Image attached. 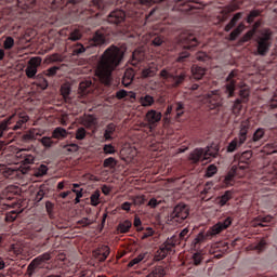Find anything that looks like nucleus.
Here are the masks:
<instances>
[{"label": "nucleus", "instance_id": "12", "mask_svg": "<svg viewBox=\"0 0 277 277\" xmlns=\"http://www.w3.org/2000/svg\"><path fill=\"white\" fill-rule=\"evenodd\" d=\"M174 248V236L170 240H167L154 254V261H163L164 258L172 252Z\"/></svg>", "mask_w": 277, "mask_h": 277}, {"label": "nucleus", "instance_id": "26", "mask_svg": "<svg viewBox=\"0 0 277 277\" xmlns=\"http://www.w3.org/2000/svg\"><path fill=\"white\" fill-rule=\"evenodd\" d=\"M132 227H133V223L129 220H124L118 224L117 232L120 235H124V234L129 233Z\"/></svg>", "mask_w": 277, "mask_h": 277}, {"label": "nucleus", "instance_id": "39", "mask_svg": "<svg viewBox=\"0 0 277 277\" xmlns=\"http://www.w3.org/2000/svg\"><path fill=\"white\" fill-rule=\"evenodd\" d=\"M118 166V160L114 157L106 158L103 162V168H109L110 170H114Z\"/></svg>", "mask_w": 277, "mask_h": 277}, {"label": "nucleus", "instance_id": "48", "mask_svg": "<svg viewBox=\"0 0 277 277\" xmlns=\"http://www.w3.org/2000/svg\"><path fill=\"white\" fill-rule=\"evenodd\" d=\"M223 183H224L225 187H230V186L235 185V175L233 173H228L224 177Z\"/></svg>", "mask_w": 277, "mask_h": 277}, {"label": "nucleus", "instance_id": "33", "mask_svg": "<svg viewBox=\"0 0 277 277\" xmlns=\"http://www.w3.org/2000/svg\"><path fill=\"white\" fill-rule=\"evenodd\" d=\"M187 237H189V229L188 228H184L182 232H176L174 235V243L176 246V243H181V241H185V239H187Z\"/></svg>", "mask_w": 277, "mask_h": 277}, {"label": "nucleus", "instance_id": "10", "mask_svg": "<svg viewBox=\"0 0 277 277\" xmlns=\"http://www.w3.org/2000/svg\"><path fill=\"white\" fill-rule=\"evenodd\" d=\"M255 42H256L255 55H261L262 57H265V55L269 53V49H272V35L264 32L256 38Z\"/></svg>", "mask_w": 277, "mask_h": 277}, {"label": "nucleus", "instance_id": "28", "mask_svg": "<svg viewBox=\"0 0 277 277\" xmlns=\"http://www.w3.org/2000/svg\"><path fill=\"white\" fill-rule=\"evenodd\" d=\"M53 140H66L68 137V131L62 127H57L52 132Z\"/></svg>", "mask_w": 277, "mask_h": 277}, {"label": "nucleus", "instance_id": "55", "mask_svg": "<svg viewBox=\"0 0 277 277\" xmlns=\"http://www.w3.org/2000/svg\"><path fill=\"white\" fill-rule=\"evenodd\" d=\"M254 34H255L254 29L247 31L246 35L241 37L240 42H250V40L254 38Z\"/></svg>", "mask_w": 277, "mask_h": 277}, {"label": "nucleus", "instance_id": "40", "mask_svg": "<svg viewBox=\"0 0 277 277\" xmlns=\"http://www.w3.org/2000/svg\"><path fill=\"white\" fill-rule=\"evenodd\" d=\"M90 200L92 207H98V205H101V190H95L91 195Z\"/></svg>", "mask_w": 277, "mask_h": 277}, {"label": "nucleus", "instance_id": "17", "mask_svg": "<svg viewBox=\"0 0 277 277\" xmlns=\"http://www.w3.org/2000/svg\"><path fill=\"white\" fill-rule=\"evenodd\" d=\"M250 159H252V150L243 151L239 157L238 167H233L234 172L246 170L250 166Z\"/></svg>", "mask_w": 277, "mask_h": 277}, {"label": "nucleus", "instance_id": "36", "mask_svg": "<svg viewBox=\"0 0 277 277\" xmlns=\"http://www.w3.org/2000/svg\"><path fill=\"white\" fill-rule=\"evenodd\" d=\"M274 217L272 215H266V216H258L255 219V226H265V224H269Z\"/></svg>", "mask_w": 277, "mask_h": 277}, {"label": "nucleus", "instance_id": "24", "mask_svg": "<svg viewBox=\"0 0 277 277\" xmlns=\"http://www.w3.org/2000/svg\"><path fill=\"white\" fill-rule=\"evenodd\" d=\"M263 137H265V129L258 128L254 131L252 138L248 141L247 146H249V148H252V144H256V142H261Z\"/></svg>", "mask_w": 277, "mask_h": 277}, {"label": "nucleus", "instance_id": "22", "mask_svg": "<svg viewBox=\"0 0 277 277\" xmlns=\"http://www.w3.org/2000/svg\"><path fill=\"white\" fill-rule=\"evenodd\" d=\"M233 196H235V192L226 190L223 195L216 198V205H219L221 208L226 207V205L233 200Z\"/></svg>", "mask_w": 277, "mask_h": 277}, {"label": "nucleus", "instance_id": "54", "mask_svg": "<svg viewBox=\"0 0 277 277\" xmlns=\"http://www.w3.org/2000/svg\"><path fill=\"white\" fill-rule=\"evenodd\" d=\"M47 187L44 186H40L39 190L37 192L36 195V200L37 202H40L42 200V198H44V196H47Z\"/></svg>", "mask_w": 277, "mask_h": 277}, {"label": "nucleus", "instance_id": "6", "mask_svg": "<svg viewBox=\"0 0 277 277\" xmlns=\"http://www.w3.org/2000/svg\"><path fill=\"white\" fill-rule=\"evenodd\" d=\"M250 131V120H243L239 127L238 136L235 137L227 146V153H235L237 148H241L248 142V133Z\"/></svg>", "mask_w": 277, "mask_h": 277}, {"label": "nucleus", "instance_id": "1", "mask_svg": "<svg viewBox=\"0 0 277 277\" xmlns=\"http://www.w3.org/2000/svg\"><path fill=\"white\" fill-rule=\"evenodd\" d=\"M27 122H29V116L23 113L13 114L0 122V159L2 161V163H0V180L14 179L17 176L18 171L12 166H16L17 163L31 166V163L36 161V155L27 149H22L16 154L1 151L4 146H8V144L12 142L10 137H14V132L8 133V131H23Z\"/></svg>", "mask_w": 277, "mask_h": 277}, {"label": "nucleus", "instance_id": "20", "mask_svg": "<svg viewBox=\"0 0 277 277\" xmlns=\"http://www.w3.org/2000/svg\"><path fill=\"white\" fill-rule=\"evenodd\" d=\"M150 259V253L148 252H143L138 254L136 258L132 259L128 263V267H132L133 269H137L140 267V263H146Z\"/></svg>", "mask_w": 277, "mask_h": 277}, {"label": "nucleus", "instance_id": "14", "mask_svg": "<svg viewBox=\"0 0 277 277\" xmlns=\"http://www.w3.org/2000/svg\"><path fill=\"white\" fill-rule=\"evenodd\" d=\"M207 107L209 109H220L222 107V96L219 91H211L207 94Z\"/></svg>", "mask_w": 277, "mask_h": 277}, {"label": "nucleus", "instance_id": "8", "mask_svg": "<svg viewBox=\"0 0 277 277\" xmlns=\"http://www.w3.org/2000/svg\"><path fill=\"white\" fill-rule=\"evenodd\" d=\"M175 42L177 44L182 45L183 49H186L188 51H192V49H196L200 42L198 41V38L192 30H182V31H175Z\"/></svg>", "mask_w": 277, "mask_h": 277}, {"label": "nucleus", "instance_id": "15", "mask_svg": "<svg viewBox=\"0 0 277 277\" xmlns=\"http://www.w3.org/2000/svg\"><path fill=\"white\" fill-rule=\"evenodd\" d=\"M42 65V58L40 56L32 57L28 62V66L25 70L28 79H34L38 75V68Z\"/></svg>", "mask_w": 277, "mask_h": 277}, {"label": "nucleus", "instance_id": "49", "mask_svg": "<svg viewBox=\"0 0 277 277\" xmlns=\"http://www.w3.org/2000/svg\"><path fill=\"white\" fill-rule=\"evenodd\" d=\"M217 174V167L215 164H210L206 170V176L211 179V176H215Z\"/></svg>", "mask_w": 277, "mask_h": 277}, {"label": "nucleus", "instance_id": "53", "mask_svg": "<svg viewBox=\"0 0 277 277\" xmlns=\"http://www.w3.org/2000/svg\"><path fill=\"white\" fill-rule=\"evenodd\" d=\"M70 92H71V90H70L69 85L63 84L61 87V94H62L63 98H65V101H67L68 96H70Z\"/></svg>", "mask_w": 277, "mask_h": 277}, {"label": "nucleus", "instance_id": "4", "mask_svg": "<svg viewBox=\"0 0 277 277\" xmlns=\"http://www.w3.org/2000/svg\"><path fill=\"white\" fill-rule=\"evenodd\" d=\"M232 224L233 216H227L225 220L219 221L216 224L210 227L208 232L199 233L193 242L194 250H200V243H205V241L213 239V237H217L220 233H224V230L230 228Z\"/></svg>", "mask_w": 277, "mask_h": 277}, {"label": "nucleus", "instance_id": "47", "mask_svg": "<svg viewBox=\"0 0 277 277\" xmlns=\"http://www.w3.org/2000/svg\"><path fill=\"white\" fill-rule=\"evenodd\" d=\"M66 153H77L79 150V145L77 143H69L63 146Z\"/></svg>", "mask_w": 277, "mask_h": 277}, {"label": "nucleus", "instance_id": "11", "mask_svg": "<svg viewBox=\"0 0 277 277\" xmlns=\"http://www.w3.org/2000/svg\"><path fill=\"white\" fill-rule=\"evenodd\" d=\"M189 217V207L185 203H180L174 207V224H183Z\"/></svg>", "mask_w": 277, "mask_h": 277}, {"label": "nucleus", "instance_id": "56", "mask_svg": "<svg viewBox=\"0 0 277 277\" xmlns=\"http://www.w3.org/2000/svg\"><path fill=\"white\" fill-rule=\"evenodd\" d=\"M189 57V53L188 52H182L180 53L179 57L175 61V64H185V62H187Z\"/></svg>", "mask_w": 277, "mask_h": 277}, {"label": "nucleus", "instance_id": "25", "mask_svg": "<svg viewBox=\"0 0 277 277\" xmlns=\"http://www.w3.org/2000/svg\"><path fill=\"white\" fill-rule=\"evenodd\" d=\"M3 196L6 200H16L19 196V189L16 186H8L3 192Z\"/></svg>", "mask_w": 277, "mask_h": 277}, {"label": "nucleus", "instance_id": "46", "mask_svg": "<svg viewBox=\"0 0 277 277\" xmlns=\"http://www.w3.org/2000/svg\"><path fill=\"white\" fill-rule=\"evenodd\" d=\"M243 31V28L241 25H239L236 29H234L230 34H229V40L235 41L237 40V38H239V36L241 35V32Z\"/></svg>", "mask_w": 277, "mask_h": 277}, {"label": "nucleus", "instance_id": "23", "mask_svg": "<svg viewBox=\"0 0 277 277\" xmlns=\"http://www.w3.org/2000/svg\"><path fill=\"white\" fill-rule=\"evenodd\" d=\"M135 79V71L133 69H126L121 83L123 88H131V83H133V80Z\"/></svg>", "mask_w": 277, "mask_h": 277}, {"label": "nucleus", "instance_id": "42", "mask_svg": "<svg viewBox=\"0 0 277 277\" xmlns=\"http://www.w3.org/2000/svg\"><path fill=\"white\" fill-rule=\"evenodd\" d=\"M239 96H240V101H242L243 103H248V101H250V89L248 88L240 89Z\"/></svg>", "mask_w": 277, "mask_h": 277}, {"label": "nucleus", "instance_id": "31", "mask_svg": "<svg viewBox=\"0 0 277 277\" xmlns=\"http://www.w3.org/2000/svg\"><path fill=\"white\" fill-rule=\"evenodd\" d=\"M157 75V67L155 65H149L148 67L142 70V79H149V77H155Z\"/></svg>", "mask_w": 277, "mask_h": 277}, {"label": "nucleus", "instance_id": "41", "mask_svg": "<svg viewBox=\"0 0 277 277\" xmlns=\"http://www.w3.org/2000/svg\"><path fill=\"white\" fill-rule=\"evenodd\" d=\"M185 79H187V75H185V71H175L174 85H181V83H183Z\"/></svg>", "mask_w": 277, "mask_h": 277}, {"label": "nucleus", "instance_id": "57", "mask_svg": "<svg viewBox=\"0 0 277 277\" xmlns=\"http://www.w3.org/2000/svg\"><path fill=\"white\" fill-rule=\"evenodd\" d=\"M115 96L118 101H123V98L127 101V96H129V91L121 89L116 92Z\"/></svg>", "mask_w": 277, "mask_h": 277}, {"label": "nucleus", "instance_id": "3", "mask_svg": "<svg viewBox=\"0 0 277 277\" xmlns=\"http://www.w3.org/2000/svg\"><path fill=\"white\" fill-rule=\"evenodd\" d=\"M65 3V6L69 10L71 14H90V12H95V10H100V12H105V10L109 9V5H114V0H92L88 9L81 10V0H61Z\"/></svg>", "mask_w": 277, "mask_h": 277}, {"label": "nucleus", "instance_id": "43", "mask_svg": "<svg viewBox=\"0 0 277 277\" xmlns=\"http://www.w3.org/2000/svg\"><path fill=\"white\" fill-rule=\"evenodd\" d=\"M103 153L104 155H116V153H118V149H116V146H114V144H105L103 146Z\"/></svg>", "mask_w": 277, "mask_h": 277}, {"label": "nucleus", "instance_id": "61", "mask_svg": "<svg viewBox=\"0 0 277 277\" xmlns=\"http://www.w3.org/2000/svg\"><path fill=\"white\" fill-rule=\"evenodd\" d=\"M151 44H153V47H161L163 44V38H161V36H156L151 40Z\"/></svg>", "mask_w": 277, "mask_h": 277}, {"label": "nucleus", "instance_id": "30", "mask_svg": "<svg viewBox=\"0 0 277 277\" xmlns=\"http://www.w3.org/2000/svg\"><path fill=\"white\" fill-rule=\"evenodd\" d=\"M206 72L207 70L202 67H199L196 65L192 67L193 78L196 79L197 81H200V79L205 77Z\"/></svg>", "mask_w": 277, "mask_h": 277}, {"label": "nucleus", "instance_id": "50", "mask_svg": "<svg viewBox=\"0 0 277 277\" xmlns=\"http://www.w3.org/2000/svg\"><path fill=\"white\" fill-rule=\"evenodd\" d=\"M92 224H94V221H92L91 219L89 217H82L81 220H79L77 222V225L78 226H82V228H85L88 226H92Z\"/></svg>", "mask_w": 277, "mask_h": 277}, {"label": "nucleus", "instance_id": "62", "mask_svg": "<svg viewBox=\"0 0 277 277\" xmlns=\"http://www.w3.org/2000/svg\"><path fill=\"white\" fill-rule=\"evenodd\" d=\"M160 76L162 77V79H174V76L172 75V72L168 71L167 69H162L160 71Z\"/></svg>", "mask_w": 277, "mask_h": 277}, {"label": "nucleus", "instance_id": "44", "mask_svg": "<svg viewBox=\"0 0 277 277\" xmlns=\"http://www.w3.org/2000/svg\"><path fill=\"white\" fill-rule=\"evenodd\" d=\"M49 172V167L45 164L39 166V168L35 171V176L38 179L45 176V174Z\"/></svg>", "mask_w": 277, "mask_h": 277}, {"label": "nucleus", "instance_id": "9", "mask_svg": "<svg viewBox=\"0 0 277 277\" xmlns=\"http://www.w3.org/2000/svg\"><path fill=\"white\" fill-rule=\"evenodd\" d=\"M47 261H51V253H43L35 258L27 266L25 277L38 276V274H40V269L44 267V263H47Z\"/></svg>", "mask_w": 277, "mask_h": 277}, {"label": "nucleus", "instance_id": "64", "mask_svg": "<svg viewBox=\"0 0 277 277\" xmlns=\"http://www.w3.org/2000/svg\"><path fill=\"white\" fill-rule=\"evenodd\" d=\"M271 109L277 108V93L274 94L273 98L269 102Z\"/></svg>", "mask_w": 277, "mask_h": 277}, {"label": "nucleus", "instance_id": "52", "mask_svg": "<svg viewBox=\"0 0 277 277\" xmlns=\"http://www.w3.org/2000/svg\"><path fill=\"white\" fill-rule=\"evenodd\" d=\"M209 88H211V84H209V83H206V84L195 83V84H192L190 90H193V92L196 90H203V92H207V90H209Z\"/></svg>", "mask_w": 277, "mask_h": 277}, {"label": "nucleus", "instance_id": "21", "mask_svg": "<svg viewBox=\"0 0 277 277\" xmlns=\"http://www.w3.org/2000/svg\"><path fill=\"white\" fill-rule=\"evenodd\" d=\"M144 60H146V51L144 49H136L132 54L131 64L132 66H140Z\"/></svg>", "mask_w": 277, "mask_h": 277}, {"label": "nucleus", "instance_id": "35", "mask_svg": "<svg viewBox=\"0 0 277 277\" xmlns=\"http://www.w3.org/2000/svg\"><path fill=\"white\" fill-rule=\"evenodd\" d=\"M242 13H236L229 23L225 26V31H230L233 27L237 25V22L241 19Z\"/></svg>", "mask_w": 277, "mask_h": 277}, {"label": "nucleus", "instance_id": "5", "mask_svg": "<svg viewBox=\"0 0 277 277\" xmlns=\"http://www.w3.org/2000/svg\"><path fill=\"white\" fill-rule=\"evenodd\" d=\"M107 32H105V29H98L92 40L89 41V45H83L82 43H76L71 47V55L79 57L85 53L90 49V47H101V44H105V41L107 40Z\"/></svg>", "mask_w": 277, "mask_h": 277}, {"label": "nucleus", "instance_id": "32", "mask_svg": "<svg viewBox=\"0 0 277 277\" xmlns=\"http://www.w3.org/2000/svg\"><path fill=\"white\" fill-rule=\"evenodd\" d=\"M187 237H189V229L188 228H184L182 232H176L174 235V243L176 246V243H181V241H185V239H187Z\"/></svg>", "mask_w": 277, "mask_h": 277}, {"label": "nucleus", "instance_id": "37", "mask_svg": "<svg viewBox=\"0 0 277 277\" xmlns=\"http://www.w3.org/2000/svg\"><path fill=\"white\" fill-rule=\"evenodd\" d=\"M85 137H88V131L85 128H78L75 133V138L78 140V142H82V140H85Z\"/></svg>", "mask_w": 277, "mask_h": 277}, {"label": "nucleus", "instance_id": "63", "mask_svg": "<svg viewBox=\"0 0 277 277\" xmlns=\"http://www.w3.org/2000/svg\"><path fill=\"white\" fill-rule=\"evenodd\" d=\"M49 62H62V55L55 53L49 56Z\"/></svg>", "mask_w": 277, "mask_h": 277}, {"label": "nucleus", "instance_id": "19", "mask_svg": "<svg viewBox=\"0 0 277 277\" xmlns=\"http://www.w3.org/2000/svg\"><path fill=\"white\" fill-rule=\"evenodd\" d=\"M110 252L109 246L102 245L93 251V256L100 261V263H104V261H107V256H109Z\"/></svg>", "mask_w": 277, "mask_h": 277}, {"label": "nucleus", "instance_id": "45", "mask_svg": "<svg viewBox=\"0 0 277 277\" xmlns=\"http://www.w3.org/2000/svg\"><path fill=\"white\" fill-rule=\"evenodd\" d=\"M259 16H261V11L252 10L247 16V23L249 25H252V23H254V18H259Z\"/></svg>", "mask_w": 277, "mask_h": 277}, {"label": "nucleus", "instance_id": "13", "mask_svg": "<svg viewBox=\"0 0 277 277\" xmlns=\"http://www.w3.org/2000/svg\"><path fill=\"white\" fill-rule=\"evenodd\" d=\"M236 77L237 70L234 69L226 78L225 94H227V98L235 97V90H237V80H235Z\"/></svg>", "mask_w": 277, "mask_h": 277}, {"label": "nucleus", "instance_id": "60", "mask_svg": "<svg viewBox=\"0 0 277 277\" xmlns=\"http://www.w3.org/2000/svg\"><path fill=\"white\" fill-rule=\"evenodd\" d=\"M133 224H134V227L136 228V230L138 233H141V230H144V228L140 227V226H142V219H140V216H137V215L134 216V223Z\"/></svg>", "mask_w": 277, "mask_h": 277}, {"label": "nucleus", "instance_id": "29", "mask_svg": "<svg viewBox=\"0 0 277 277\" xmlns=\"http://www.w3.org/2000/svg\"><path fill=\"white\" fill-rule=\"evenodd\" d=\"M138 103L142 107H153L155 105V97L153 95H142L138 98Z\"/></svg>", "mask_w": 277, "mask_h": 277}, {"label": "nucleus", "instance_id": "27", "mask_svg": "<svg viewBox=\"0 0 277 277\" xmlns=\"http://www.w3.org/2000/svg\"><path fill=\"white\" fill-rule=\"evenodd\" d=\"M146 118L149 124H155L161 120V113L155 109L148 110L146 114Z\"/></svg>", "mask_w": 277, "mask_h": 277}, {"label": "nucleus", "instance_id": "34", "mask_svg": "<svg viewBox=\"0 0 277 277\" xmlns=\"http://www.w3.org/2000/svg\"><path fill=\"white\" fill-rule=\"evenodd\" d=\"M241 103H243L241 98H236L234 101V104L232 107V111L234 116H239V114H241V109H243V105H241Z\"/></svg>", "mask_w": 277, "mask_h": 277}, {"label": "nucleus", "instance_id": "51", "mask_svg": "<svg viewBox=\"0 0 277 277\" xmlns=\"http://www.w3.org/2000/svg\"><path fill=\"white\" fill-rule=\"evenodd\" d=\"M3 49H5V51H10L11 49H14V38L6 37L3 42Z\"/></svg>", "mask_w": 277, "mask_h": 277}, {"label": "nucleus", "instance_id": "18", "mask_svg": "<svg viewBox=\"0 0 277 277\" xmlns=\"http://www.w3.org/2000/svg\"><path fill=\"white\" fill-rule=\"evenodd\" d=\"M118 127L116 123L110 122L103 129V142H114L116 140V130Z\"/></svg>", "mask_w": 277, "mask_h": 277}, {"label": "nucleus", "instance_id": "16", "mask_svg": "<svg viewBox=\"0 0 277 277\" xmlns=\"http://www.w3.org/2000/svg\"><path fill=\"white\" fill-rule=\"evenodd\" d=\"M126 18H127V13H124V11L118 10V9L110 12L109 15L107 16V21H108V23H110V25H121V23Z\"/></svg>", "mask_w": 277, "mask_h": 277}, {"label": "nucleus", "instance_id": "38", "mask_svg": "<svg viewBox=\"0 0 277 277\" xmlns=\"http://www.w3.org/2000/svg\"><path fill=\"white\" fill-rule=\"evenodd\" d=\"M81 38H83L81 30L75 29L69 32V37L67 38V40H70L71 42H77V41L81 40Z\"/></svg>", "mask_w": 277, "mask_h": 277}, {"label": "nucleus", "instance_id": "2", "mask_svg": "<svg viewBox=\"0 0 277 277\" xmlns=\"http://www.w3.org/2000/svg\"><path fill=\"white\" fill-rule=\"evenodd\" d=\"M122 60H124V52L119 47L110 45L104 51L95 68V76L101 83L111 85L114 70L122 64Z\"/></svg>", "mask_w": 277, "mask_h": 277}, {"label": "nucleus", "instance_id": "7", "mask_svg": "<svg viewBox=\"0 0 277 277\" xmlns=\"http://www.w3.org/2000/svg\"><path fill=\"white\" fill-rule=\"evenodd\" d=\"M220 148L217 146H208L207 148H196L189 156L193 163L198 161H211V159L217 157Z\"/></svg>", "mask_w": 277, "mask_h": 277}, {"label": "nucleus", "instance_id": "59", "mask_svg": "<svg viewBox=\"0 0 277 277\" xmlns=\"http://www.w3.org/2000/svg\"><path fill=\"white\" fill-rule=\"evenodd\" d=\"M57 70H60V67L57 66L50 67L48 70H45V75L47 77H55V75H57Z\"/></svg>", "mask_w": 277, "mask_h": 277}, {"label": "nucleus", "instance_id": "58", "mask_svg": "<svg viewBox=\"0 0 277 277\" xmlns=\"http://www.w3.org/2000/svg\"><path fill=\"white\" fill-rule=\"evenodd\" d=\"M40 143L45 148H51L53 146V140L49 136H43L42 138H40Z\"/></svg>", "mask_w": 277, "mask_h": 277}]
</instances>
